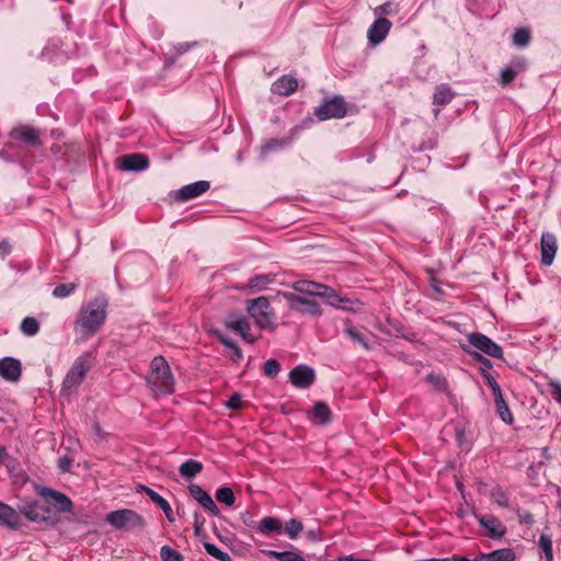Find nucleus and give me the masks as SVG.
<instances>
[{
    "label": "nucleus",
    "instance_id": "1",
    "mask_svg": "<svg viewBox=\"0 0 561 561\" xmlns=\"http://www.w3.org/2000/svg\"><path fill=\"white\" fill-rule=\"evenodd\" d=\"M107 316V301L95 298L81 308L75 322V329L87 340L98 333L105 323Z\"/></svg>",
    "mask_w": 561,
    "mask_h": 561
},
{
    "label": "nucleus",
    "instance_id": "2",
    "mask_svg": "<svg viewBox=\"0 0 561 561\" xmlns=\"http://www.w3.org/2000/svg\"><path fill=\"white\" fill-rule=\"evenodd\" d=\"M147 383L156 397L168 396L174 392L175 379L163 356H156L151 360L147 375Z\"/></svg>",
    "mask_w": 561,
    "mask_h": 561
},
{
    "label": "nucleus",
    "instance_id": "3",
    "mask_svg": "<svg viewBox=\"0 0 561 561\" xmlns=\"http://www.w3.org/2000/svg\"><path fill=\"white\" fill-rule=\"evenodd\" d=\"M245 306L249 316L260 329L275 330V313L266 297L261 296L255 299H249L245 301Z\"/></svg>",
    "mask_w": 561,
    "mask_h": 561
},
{
    "label": "nucleus",
    "instance_id": "4",
    "mask_svg": "<svg viewBox=\"0 0 561 561\" xmlns=\"http://www.w3.org/2000/svg\"><path fill=\"white\" fill-rule=\"evenodd\" d=\"M94 355L91 352L84 353L80 355L71 366L70 370L67 373L64 382H62V391L66 393H71L77 390V388L84 380L88 371L92 368L94 364Z\"/></svg>",
    "mask_w": 561,
    "mask_h": 561
},
{
    "label": "nucleus",
    "instance_id": "5",
    "mask_svg": "<svg viewBox=\"0 0 561 561\" xmlns=\"http://www.w3.org/2000/svg\"><path fill=\"white\" fill-rule=\"evenodd\" d=\"M291 288L305 295L320 296L328 299L329 304L335 307L346 308L344 302L350 300L342 298L333 288L312 280L301 279L291 284Z\"/></svg>",
    "mask_w": 561,
    "mask_h": 561
},
{
    "label": "nucleus",
    "instance_id": "6",
    "mask_svg": "<svg viewBox=\"0 0 561 561\" xmlns=\"http://www.w3.org/2000/svg\"><path fill=\"white\" fill-rule=\"evenodd\" d=\"M105 520L117 530L141 529L146 526L145 518L137 512L128 508L108 513Z\"/></svg>",
    "mask_w": 561,
    "mask_h": 561
},
{
    "label": "nucleus",
    "instance_id": "7",
    "mask_svg": "<svg viewBox=\"0 0 561 561\" xmlns=\"http://www.w3.org/2000/svg\"><path fill=\"white\" fill-rule=\"evenodd\" d=\"M347 113V104L342 96L335 95L325 100L319 107L314 110V115L320 121L331 118H343Z\"/></svg>",
    "mask_w": 561,
    "mask_h": 561
},
{
    "label": "nucleus",
    "instance_id": "8",
    "mask_svg": "<svg viewBox=\"0 0 561 561\" xmlns=\"http://www.w3.org/2000/svg\"><path fill=\"white\" fill-rule=\"evenodd\" d=\"M41 135L42 133L39 129L26 124L14 126L9 133L11 139L20 141L32 148H39L43 146Z\"/></svg>",
    "mask_w": 561,
    "mask_h": 561
},
{
    "label": "nucleus",
    "instance_id": "9",
    "mask_svg": "<svg viewBox=\"0 0 561 561\" xmlns=\"http://www.w3.org/2000/svg\"><path fill=\"white\" fill-rule=\"evenodd\" d=\"M469 343L476 347L477 350L481 351L482 353L494 357V358H502L503 357V351L501 346H499L496 343H494L491 339H489L486 335L481 333H471L468 336Z\"/></svg>",
    "mask_w": 561,
    "mask_h": 561
},
{
    "label": "nucleus",
    "instance_id": "10",
    "mask_svg": "<svg viewBox=\"0 0 561 561\" xmlns=\"http://www.w3.org/2000/svg\"><path fill=\"white\" fill-rule=\"evenodd\" d=\"M210 188V182L201 180L194 183L182 186L180 190L174 192V199L179 203H186L192 201Z\"/></svg>",
    "mask_w": 561,
    "mask_h": 561
},
{
    "label": "nucleus",
    "instance_id": "11",
    "mask_svg": "<svg viewBox=\"0 0 561 561\" xmlns=\"http://www.w3.org/2000/svg\"><path fill=\"white\" fill-rule=\"evenodd\" d=\"M227 328L238 333L247 343H254L259 336L251 332L249 321L243 317H230L226 322Z\"/></svg>",
    "mask_w": 561,
    "mask_h": 561
},
{
    "label": "nucleus",
    "instance_id": "12",
    "mask_svg": "<svg viewBox=\"0 0 561 561\" xmlns=\"http://www.w3.org/2000/svg\"><path fill=\"white\" fill-rule=\"evenodd\" d=\"M314 379V370L305 365L296 366L289 374L290 382L297 388H308Z\"/></svg>",
    "mask_w": 561,
    "mask_h": 561
},
{
    "label": "nucleus",
    "instance_id": "13",
    "mask_svg": "<svg viewBox=\"0 0 561 561\" xmlns=\"http://www.w3.org/2000/svg\"><path fill=\"white\" fill-rule=\"evenodd\" d=\"M149 167V159L144 153H129L119 158V169L124 171H142Z\"/></svg>",
    "mask_w": 561,
    "mask_h": 561
},
{
    "label": "nucleus",
    "instance_id": "14",
    "mask_svg": "<svg viewBox=\"0 0 561 561\" xmlns=\"http://www.w3.org/2000/svg\"><path fill=\"white\" fill-rule=\"evenodd\" d=\"M392 23L386 18L377 19L368 28L367 36L370 43L377 45L388 35Z\"/></svg>",
    "mask_w": 561,
    "mask_h": 561
},
{
    "label": "nucleus",
    "instance_id": "15",
    "mask_svg": "<svg viewBox=\"0 0 561 561\" xmlns=\"http://www.w3.org/2000/svg\"><path fill=\"white\" fill-rule=\"evenodd\" d=\"M188 491L191 493V495L205 508L207 510L209 513H211L213 515H218L219 513V510L217 507V505L215 504L214 500L211 499V496L206 492L204 491L199 485L197 484H191L188 486Z\"/></svg>",
    "mask_w": 561,
    "mask_h": 561
},
{
    "label": "nucleus",
    "instance_id": "16",
    "mask_svg": "<svg viewBox=\"0 0 561 561\" xmlns=\"http://www.w3.org/2000/svg\"><path fill=\"white\" fill-rule=\"evenodd\" d=\"M479 522L488 530V536L491 538H502L506 534V527L495 516H479Z\"/></svg>",
    "mask_w": 561,
    "mask_h": 561
},
{
    "label": "nucleus",
    "instance_id": "17",
    "mask_svg": "<svg viewBox=\"0 0 561 561\" xmlns=\"http://www.w3.org/2000/svg\"><path fill=\"white\" fill-rule=\"evenodd\" d=\"M42 495L48 503L55 505L59 512H70L72 508L71 500L64 493L50 489H45L42 492Z\"/></svg>",
    "mask_w": 561,
    "mask_h": 561
},
{
    "label": "nucleus",
    "instance_id": "18",
    "mask_svg": "<svg viewBox=\"0 0 561 561\" xmlns=\"http://www.w3.org/2000/svg\"><path fill=\"white\" fill-rule=\"evenodd\" d=\"M298 88V81L295 77L285 75L278 78L272 85V92L277 95L288 96Z\"/></svg>",
    "mask_w": 561,
    "mask_h": 561
},
{
    "label": "nucleus",
    "instance_id": "19",
    "mask_svg": "<svg viewBox=\"0 0 561 561\" xmlns=\"http://www.w3.org/2000/svg\"><path fill=\"white\" fill-rule=\"evenodd\" d=\"M0 375L7 380L16 381L21 376L20 362L11 357L0 360Z\"/></svg>",
    "mask_w": 561,
    "mask_h": 561
},
{
    "label": "nucleus",
    "instance_id": "20",
    "mask_svg": "<svg viewBox=\"0 0 561 561\" xmlns=\"http://www.w3.org/2000/svg\"><path fill=\"white\" fill-rule=\"evenodd\" d=\"M331 410L323 402H317L312 410L309 412V420L318 425L327 424L331 420Z\"/></svg>",
    "mask_w": 561,
    "mask_h": 561
},
{
    "label": "nucleus",
    "instance_id": "21",
    "mask_svg": "<svg viewBox=\"0 0 561 561\" xmlns=\"http://www.w3.org/2000/svg\"><path fill=\"white\" fill-rule=\"evenodd\" d=\"M0 523L12 529L20 527L19 514L14 508L2 502H0Z\"/></svg>",
    "mask_w": 561,
    "mask_h": 561
},
{
    "label": "nucleus",
    "instance_id": "22",
    "mask_svg": "<svg viewBox=\"0 0 561 561\" xmlns=\"http://www.w3.org/2000/svg\"><path fill=\"white\" fill-rule=\"evenodd\" d=\"M478 561H515V551L511 548L494 550L490 553H480Z\"/></svg>",
    "mask_w": 561,
    "mask_h": 561
},
{
    "label": "nucleus",
    "instance_id": "23",
    "mask_svg": "<svg viewBox=\"0 0 561 561\" xmlns=\"http://www.w3.org/2000/svg\"><path fill=\"white\" fill-rule=\"evenodd\" d=\"M141 489L146 492V494L150 497V500L157 504L165 514V517L169 522L173 523L175 520L173 511L168 503L167 500H164L160 494H158L156 491L148 486H141Z\"/></svg>",
    "mask_w": 561,
    "mask_h": 561
},
{
    "label": "nucleus",
    "instance_id": "24",
    "mask_svg": "<svg viewBox=\"0 0 561 561\" xmlns=\"http://www.w3.org/2000/svg\"><path fill=\"white\" fill-rule=\"evenodd\" d=\"M21 513L32 522H41L46 519V511L36 502L25 504L21 508Z\"/></svg>",
    "mask_w": 561,
    "mask_h": 561
},
{
    "label": "nucleus",
    "instance_id": "25",
    "mask_svg": "<svg viewBox=\"0 0 561 561\" xmlns=\"http://www.w3.org/2000/svg\"><path fill=\"white\" fill-rule=\"evenodd\" d=\"M289 144V138H270L261 146V156L265 157L273 151L284 149Z\"/></svg>",
    "mask_w": 561,
    "mask_h": 561
},
{
    "label": "nucleus",
    "instance_id": "26",
    "mask_svg": "<svg viewBox=\"0 0 561 561\" xmlns=\"http://www.w3.org/2000/svg\"><path fill=\"white\" fill-rule=\"evenodd\" d=\"M494 403L501 420L507 424H512L514 421L513 414L511 413L510 408L503 398V394L495 397Z\"/></svg>",
    "mask_w": 561,
    "mask_h": 561
},
{
    "label": "nucleus",
    "instance_id": "27",
    "mask_svg": "<svg viewBox=\"0 0 561 561\" xmlns=\"http://www.w3.org/2000/svg\"><path fill=\"white\" fill-rule=\"evenodd\" d=\"M282 529V522L276 517H264L257 527V530L263 534L267 535L272 531H279Z\"/></svg>",
    "mask_w": 561,
    "mask_h": 561
},
{
    "label": "nucleus",
    "instance_id": "28",
    "mask_svg": "<svg viewBox=\"0 0 561 561\" xmlns=\"http://www.w3.org/2000/svg\"><path fill=\"white\" fill-rule=\"evenodd\" d=\"M203 470V465L196 460H187L180 466V474L185 478H192Z\"/></svg>",
    "mask_w": 561,
    "mask_h": 561
},
{
    "label": "nucleus",
    "instance_id": "29",
    "mask_svg": "<svg viewBox=\"0 0 561 561\" xmlns=\"http://www.w3.org/2000/svg\"><path fill=\"white\" fill-rule=\"evenodd\" d=\"M454 98V93L450 88L446 84H440L436 88L434 93V103L438 105L448 104Z\"/></svg>",
    "mask_w": 561,
    "mask_h": 561
},
{
    "label": "nucleus",
    "instance_id": "30",
    "mask_svg": "<svg viewBox=\"0 0 561 561\" xmlns=\"http://www.w3.org/2000/svg\"><path fill=\"white\" fill-rule=\"evenodd\" d=\"M216 500L227 506H232L234 504L236 496L231 488L222 486L216 491Z\"/></svg>",
    "mask_w": 561,
    "mask_h": 561
},
{
    "label": "nucleus",
    "instance_id": "31",
    "mask_svg": "<svg viewBox=\"0 0 561 561\" xmlns=\"http://www.w3.org/2000/svg\"><path fill=\"white\" fill-rule=\"evenodd\" d=\"M21 331L27 335L33 336L39 331V322L34 317H26L21 323Z\"/></svg>",
    "mask_w": 561,
    "mask_h": 561
},
{
    "label": "nucleus",
    "instance_id": "32",
    "mask_svg": "<svg viewBox=\"0 0 561 561\" xmlns=\"http://www.w3.org/2000/svg\"><path fill=\"white\" fill-rule=\"evenodd\" d=\"M530 41V32L528 28H517L513 34V43L517 47H526Z\"/></svg>",
    "mask_w": 561,
    "mask_h": 561
},
{
    "label": "nucleus",
    "instance_id": "33",
    "mask_svg": "<svg viewBox=\"0 0 561 561\" xmlns=\"http://www.w3.org/2000/svg\"><path fill=\"white\" fill-rule=\"evenodd\" d=\"M538 545L546 558V561H553L552 540L547 535H541Z\"/></svg>",
    "mask_w": 561,
    "mask_h": 561
},
{
    "label": "nucleus",
    "instance_id": "34",
    "mask_svg": "<svg viewBox=\"0 0 561 561\" xmlns=\"http://www.w3.org/2000/svg\"><path fill=\"white\" fill-rule=\"evenodd\" d=\"M426 380L438 391L445 392L448 390V382H447L446 378L442 375L430 374L426 377Z\"/></svg>",
    "mask_w": 561,
    "mask_h": 561
},
{
    "label": "nucleus",
    "instance_id": "35",
    "mask_svg": "<svg viewBox=\"0 0 561 561\" xmlns=\"http://www.w3.org/2000/svg\"><path fill=\"white\" fill-rule=\"evenodd\" d=\"M204 548L207 551L208 554L216 558L220 561H232L231 557L227 553L221 551L217 546L210 542H205Z\"/></svg>",
    "mask_w": 561,
    "mask_h": 561
},
{
    "label": "nucleus",
    "instance_id": "36",
    "mask_svg": "<svg viewBox=\"0 0 561 561\" xmlns=\"http://www.w3.org/2000/svg\"><path fill=\"white\" fill-rule=\"evenodd\" d=\"M282 296L288 302L289 308L295 311H302V302L305 298L294 294V293H283Z\"/></svg>",
    "mask_w": 561,
    "mask_h": 561
},
{
    "label": "nucleus",
    "instance_id": "37",
    "mask_svg": "<svg viewBox=\"0 0 561 561\" xmlns=\"http://www.w3.org/2000/svg\"><path fill=\"white\" fill-rule=\"evenodd\" d=\"M78 287L77 283L60 284L55 287L53 295L56 298H65L71 295Z\"/></svg>",
    "mask_w": 561,
    "mask_h": 561
},
{
    "label": "nucleus",
    "instance_id": "38",
    "mask_svg": "<svg viewBox=\"0 0 561 561\" xmlns=\"http://www.w3.org/2000/svg\"><path fill=\"white\" fill-rule=\"evenodd\" d=\"M268 554L279 561H305L300 554L293 551H268Z\"/></svg>",
    "mask_w": 561,
    "mask_h": 561
},
{
    "label": "nucleus",
    "instance_id": "39",
    "mask_svg": "<svg viewBox=\"0 0 561 561\" xmlns=\"http://www.w3.org/2000/svg\"><path fill=\"white\" fill-rule=\"evenodd\" d=\"M160 556L162 561H184L183 556L169 546H163L161 548Z\"/></svg>",
    "mask_w": 561,
    "mask_h": 561
},
{
    "label": "nucleus",
    "instance_id": "40",
    "mask_svg": "<svg viewBox=\"0 0 561 561\" xmlns=\"http://www.w3.org/2000/svg\"><path fill=\"white\" fill-rule=\"evenodd\" d=\"M302 529H304L302 523L295 518L287 522L286 526H285V531L291 539L297 538V536L302 531Z\"/></svg>",
    "mask_w": 561,
    "mask_h": 561
},
{
    "label": "nucleus",
    "instance_id": "41",
    "mask_svg": "<svg viewBox=\"0 0 561 561\" xmlns=\"http://www.w3.org/2000/svg\"><path fill=\"white\" fill-rule=\"evenodd\" d=\"M491 499L493 500L494 503H496L500 506H508V496L506 492L501 488H494L491 491Z\"/></svg>",
    "mask_w": 561,
    "mask_h": 561
},
{
    "label": "nucleus",
    "instance_id": "42",
    "mask_svg": "<svg viewBox=\"0 0 561 561\" xmlns=\"http://www.w3.org/2000/svg\"><path fill=\"white\" fill-rule=\"evenodd\" d=\"M280 370V365L276 359H268L263 365V371L267 377H275Z\"/></svg>",
    "mask_w": 561,
    "mask_h": 561
},
{
    "label": "nucleus",
    "instance_id": "43",
    "mask_svg": "<svg viewBox=\"0 0 561 561\" xmlns=\"http://www.w3.org/2000/svg\"><path fill=\"white\" fill-rule=\"evenodd\" d=\"M272 277L270 275H259L250 279L249 287L255 289H262L270 283H272Z\"/></svg>",
    "mask_w": 561,
    "mask_h": 561
},
{
    "label": "nucleus",
    "instance_id": "44",
    "mask_svg": "<svg viewBox=\"0 0 561 561\" xmlns=\"http://www.w3.org/2000/svg\"><path fill=\"white\" fill-rule=\"evenodd\" d=\"M482 375H483V377L485 379V382L491 388L493 397L495 398V397L502 394L501 387L497 383V381L495 380V378L489 371H486L485 369H482Z\"/></svg>",
    "mask_w": 561,
    "mask_h": 561
},
{
    "label": "nucleus",
    "instance_id": "45",
    "mask_svg": "<svg viewBox=\"0 0 561 561\" xmlns=\"http://www.w3.org/2000/svg\"><path fill=\"white\" fill-rule=\"evenodd\" d=\"M302 311L312 316H317L321 313L319 305L314 300L306 299L302 302Z\"/></svg>",
    "mask_w": 561,
    "mask_h": 561
},
{
    "label": "nucleus",
    "instance_id": "46",
    "mask_svg": "<svg viewBox=\"0 0 561 561\" xmlns=\"http://www.w3.org/2000/svg\"><path fill=\"white\" fill-rule=\"evenodd\" d=\"M515 77H516V71L512 68H506V69L502 70L499 83L502 87H506L515 79Z\"/></svg>",
    "mask_w": 561,
    "mask_h": 561
},
{
    "label": "nucleus",
    "instance_id": "47",
    "mask_svg": "<svg viewBox=\"0 0 561 561\" xmlns=\"http://www.w3.org/2000/svg\"><path fill=\"white\" fill-rule=\"evenodd\" d=\"M541 249V263L543 265H550L556 255L557 248H540Z\"/></svg>",
    "mask_w": 561,
    "mask_h": 561
},
{
    "label": "nucleus",
    "instance_id": "48",
    "mask_svg": "<svg viewBox=\"0 0 561 561\" xmlns=\"http://www.w3.org/2000/svg\"><path fill=\"white\" fill-rule=\"evenodd\" d=\"M347 335L355 342L362 344L364 347H368L367 342L362 333H359L355 328L348 327L346 329Z\"/></svg>",
    "mask_w": 561,
    "mask_h": 561
},
{
    "label": "nucleus",
    "instance_id": "49",
    "mask_svg": "<svg viewBox=\"0 0 561 561\" xmlns=\"http://www.w3.org/2000/svg\"><path fill=\"white\" fill-rule=\"evenodd\" d=\"M548 386L550 388V394L552 396V398L559 403H561V383L556 380H550L548 382Z\"/></svg>",
    "mask_w": 561,
    "mask_h": 561
},
{
    "label": "nucleus",
    "instance_id": "50",
    "mask_svg": "<svg viewBox=\"0 0 561 561\" xmlns=\"http://www.w3.org/2000/svg\"><path fill=\"white\" fill-rule=\"evenodd\" d=\"M226 407L232 410H239L243 407L242 398L239 393L232 394L226 402Z\"/></svg>",
    "mask_w": 561,
    "mask_h": 561
},
{
    "label": "nucleus",
    "instance_id": "51",
    "mask_svg": "<svg viewBox=\"0 0 561 561\" xmlns=\"http://www.w3.org/2000/svg\"><path fill=\"white\" fill-rule=\"evenodd\" d=\"M198 45V42H185V43H179L176 46H175V51L179 54V55H183L185 53H187L191 48L193 47H196Z\"/></svg>",
    "mask_w": 561,
    "mask_h": 561
},
{
    "label": "nucleus",
    "instance_id": "52",
    "mask_svg": "<svg viewBox=\"0 0 561 561\" xmlns=\"http://www.w3.org/2000/svg\"><path fill=\"white\" fill-rule=\"evenodd\" d=\"M71 466H72V459L67 456L60 458L58 461V467L64 472H68L70 470Z\"/></svg>",
    "mask_w": 561,
    "mask_h": 561
},
{
    "label": "nucleus",
    "instance_id": "53",
    "mask_svg": "<svg viewBox=\"0 0 561 561\" xmlns=\"http://www.w3.org/2000/svg\"><path fill=\"white\" fill-rule=\"evenodd\" d=\"M557 239L552 233H543L541 237L540 245H556Z\"/></svg>",
    "mask_w": 561,
    "mask_h": 561
},
{
    "label": "nucleus",
    "instance_id": "54",
    "mask_svg": "<svg viewBox=\"0 0 561 561\" xmlns=\"http://www.w3.org/2000/svg\"><path fill=\"white\" fill-rule=\"evenodd\" d=\"M430 282H431V286L432 288L437 293V294H442V289L439 287V282L438 279L434 276V274L431 272L430 273Z\"/></svg>",
    "mask_w": 561,
    "mask_h": 561
},
{
    "label": "nucleus",
    "instance_id": "55",
    "mask_svg": "<svg viewBox=\"0 0 561 561\" xmlns=\"http://www.w3.org/2000/svg\"><path fill=\"white\" fill-rule=\"evenodd\" d=\"M377 11H379L382 14H391L392 13V4L391 3H385L377 8Z\"/></svg>",
    "mask_w": 561,
    "mask_h": 561
},
{
    "label": "nucleus",
    "instance_id": "56",
    "mask_svg": "<svg viewBox=\"0 0 561 561\" xmlns=\"http://www.w3.org/2000/svg\"><path fill=\"white\" fill-rule=\"evenodd\" d=\"M448 561H478V558L476 557L474 559H468L466 557L454 554L448 558Z\"/></svg>",
    "mask_w": 561,
    "mask_h": 561
},
{
    "label": "nucleus",
    "instance_id": "57",
    "mask_svg": "<svg viewBox=\"0 0 561 561\" xmlns=\"http://www.w3.org/2000/svg\"><path fill=\"white\" fill-rule=\"evenodd\" d=\"M339 561H371L370 559H356L354 556H344Z\"/></svg>",
    "mask_w": 561,
    "mask_h": 561
},
{
    "label": "nucleus",
    "instance_id": "58",
    "mask_svg": "<svg viewBox=\"0 0 561 561\" xmlns=\"http://www.w3.org/2000/svg\"><path fill=\"white\" fill-rule=\"evenodd\" d=\"M219 341H220L224 345H226L227 347H230L231 350L236 346V344H234L232 341L228 340V339H227V337H225V336H220V337H219Z\"/></svg>",
    "mask_w": 561,
    "mask_h": 561
},
{
    "label": "nucleus",
    "instance_id": "59",
    "mask_svg": "<svg viewBox=\"0 0 561 561\" xmlns=\"http://www.w3.org/2000/svg\"><path fill=\"white\" fill-rule=\"evenodd\" d=\"M478 359L483 364V366L485 367L484 369L488 371V369H490L492 367V364L489 359L482 357L481 355H478L477 356Z\"/></svg>",
    "mask_w": 561,
    "mask_h": 561
},
{
    "label": "nucleus",
    "instance_id": "60",
    "mask_svg": "<svg viewBox=\"0 0 561 561\" xmlns=\"http://www.w3.org/2000/svg\"><path fill=\"white\" fill-rule=\"evenodd\" d=\"M8 457L7 449L4 447H0V463Z\"/></svg>",
    "mask_w": 561,
    "mask_h": 561
},
{
    "label": "nucleus",
    "instance_id": "61",
    "mask_svg": "<svg viewBox=\"0 0 561 561\" xmlns=\"http://www.w3.org/2000/svg\"><path fill=\"white\" fill-rule=\"evenodd\" d=\"M232 351L237 359H240L242 357L241 350L237 345L232 348Z\"/></svg>",
    "mask_w": 561,
    "mask_h": 561
}]
</instances>
